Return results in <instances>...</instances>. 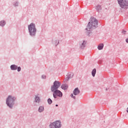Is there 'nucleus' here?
<instances>
[{"label": "nucleus", "mask_w": 128, "mask_h": 128, "mask_svg": "<svg viewBox=\"0 0 128 128\" xmlns=\"http://www.w3.org/2000/svg\"><path fill=\"white\" fill-rule=\"evenodd\" d=\"M96 28H98V20L96 18H92L86 30H94Z\"/></svg>", "instance_id": "obj_1"}, {"label": "nucleus", "mask_w": 128, "mask_h": 128, "mask_svg": "<svg viewBox=\"0 0 128 128\" xmlns=\"http://www.w3.org/2000/svg\"><path fill=\"white\" fill-rule=\"evenodd\" d=\"M28 30L30 36H34L36 32V25L32 23L28 26Z\"/></svg>", "instance_id": "obj_2"}, {"label": "nucleus", "mask_w": 128, "mask_h": 128, "mask_svg": "<svg viewBox=\"0 0 128 128\" xmlns=\"http://www.w3.org/2000/svg\"><path fill=\"white\" fill-rule=\"evenodd\" d=\"M16 98L14 97H12L10 96H9L8 98L6 100V104L9 106V108H12V104H14V102Z\"/></svg>", "instance_id": "obj_3"}, {"label": "nucleus", "mask_w": 128, "mask_h": 128, "mask_svg": "<svg viewBox=\"0 0 128 128\" xmlns=\"http://www.w3.org/2000/svg\"><path fill=\"white\" fill-rule=\"evenodd\" d=\"M118 3L122 8H128V1L126 0H118Z\"/></svg>", "instance_id": "obj_4"}, {"label": "nucleus", "mask_w": 128, "mask_h": 128, "mask_svg": "<svg viewBox=\"0 0 128 128\" xmlns=\"http://www.w3.org/2000/svg\"><path fill=\"white\" fill-rule=\"evenodd\" d=\"M60 86V82L56 80L54 82V85L51 86L52 92H54L56 90H58V89Z\"/></svg>", "instance_id": "obj_5"}, {"label": "nucleus", "mask_w": 128, "mask_h": 128, "mask_svg": "<svg viewBox=\"0 0 128 128\" xmlns=\"http://www.w3.org/2000/svg\"><path fill=\"white\" fill-rule=\"evenodd\" d=\"M62 124L60 122L57 120L51 123L50 124V128H60Z\"/></svg>", "instance_id": "obj_6"}, {"label": "nucleus", "mask_w": 128, "mask_h": 128, "mask_svg": "<svg viewBox=\"0 0 128 128\" xmlns=\"http://www.w3.org/2000/svg\"><path fill=\"white\" fill-rule=\"evenodd\" d=\"M53 96L54 98H56L58 96L62 98V93L59 90H56L53 93Z\"/></svg>", "instance_id": "obj_7"}, {"label": "nucleus", "mask_w": 128, "mask_h": 128, "mask_svg": "<svg viewBox=\"0 0 128 128\" xmlns=\"http://www.w3.org/2000/svg\"><path fill=\"white\" fill-rule=\"evenodd\" d=\"M86 41H83L82 42H81L80 44V46L81 48H84L86 46Z\"/></svg>", "instance_id": "obj_8"}, {"label": "nucleus", "mask_w": 128, "mask_h": 128, "mask_svg": "<svg viewBox=\"0 0 128 128\" xmlns=\"http://www.w3.org/2000/svg\"><path fill=\"white\" fill-rule=\"evenodd\" d=\"M78 94H80V90H78V88H75L74 90V96H77Z\"/></svg>", "instance_id": "obj_9"}, {"label": "nucleus", "mask_w": 128, "mask_h": 128, "mask_svg": "<svg viewBox=\"0 0 128 128\" xmlns=\"http://www.w3.org/2000/svg\"><path fill=\"white\" fill-rule=\"evenodd\" d=\"M10 68L13 70H16L18 68V66L16 65H12L10 66Z\"/></svg>", "instance_id": "obj_10"}, {"label": "nucleus", "mask_w": 128, "mask_h": 128, "mask_svg": "<svg viewBox=\"0 0 128 128\" xmlns=\"http://www.w3.org/2000/svg\"><path fill=\"white\" fill-rule=\"evenodd\" d=\"M61 88H62V90H67L68 88V85L64 84L62 85Z\"/></svg>", "instance_id": "obj_11"}, {"label": "nucleus", "mask_w": 128, "mask_h": 128, "mask_svg": "<svg viewBox=\"0 0 128 128\" xmlns=\"http://www.w3.org/2000/svg\"><path fill=\"white\" fill-rule=\"evenodd\" d=\"M44 108L42 106H41L38 108V112H44Z\"/></svg>", "instance_id": "obj_12"}, {"label": "nucleus", "mask_w": 128, "mask_h": 128, "mask_svg": "<svg viewBox=\"0 0 128 128\" xmlns=\"http://www.w3.org/2000/svg\"><path fill=\"white\" fill-rule=\"evenodd\" d=\"M92 76H96V68H94L92 72Z\"/></svg>", "instance_id": "obj_13"}, {"label": "nucleus", "mask_w": 128, "mask_h": 128, "mask_svg": "<svg viewBox=\"0 0 128 128\" xmlns=\"http://www.w3.org/2000/svg\"><path fill=\"white\" fill-rule=\"evenodd\" d=\"M103 48H104V44H99V46H98V49L99 50H102Z\"/></svg>", "instance_id": "obj_14"}, {"label": "nucleus", "mask_w": 128, "mask_h": 128, "mask_svg": "<svg viewBox=\"0 0 128 128\" xmlns=\"http://www.w3.org/2000/svg\"><path fill=\"white\" fill-rule=\"evenodd\" d=\"M4 24H6V22H4V20H2L0 22V26H4Z\"/></svg>", "instance_id": "obj_15"}, {"label": "nucleus", "mask_w": 128, "mask_h": 128, "mask_svg": "<svg viewBox=\"0 0 128 128\" xmlns=\"http://www.w3.org/2000/svg\"><path fill=\"white\" fill-rule=\"evenodd\" d=\"M96 10L98 12H100V10H102V6H100V5H98L96 6Z\"/></svg>", "instance_id": "obj_16"}, {"label": "nucleus", "mask_w": 128, "mask_h": 128, "mask_svg": "<svg viewBox=\"0 0 128 128\" xmlns=\"http://www.w3.org/2000/svg\"><path fill=\"white\" fill-rule=\"evenodd\" d=\"M36 102H40V97L36 96Z\"/></svg>", "instance_id": "obj_17"}, {"label": "nucleus", "mask_w": 128, "mask_h": 128, "mask_svg": "<svg viewBox=\"0 0 128 128\" xmlns=\"http://www.w3.org/2000/svg\"><path fill=\"white\" fill-rule=\"evenodd\" d=\"M48 104H52V99L48 98Z\"/></svg>", "instance_id": "obj_18"}, {"label": "nucleus", "mask_w": 128, "mask_h": 128, "mask_svg": "<svg viewBox=\"0 0 128 128\" xmlns=\"http://www.w3.org/2000/svg\"><path fill=\"white\" fill-rule=\"evenodd\" d=\"M20 70H22V68H20V67H18V72H20Z\"/></svg>", "instance_id": "obj_19"}, {"label": "nucleus", "mask_w": 128, "mask_h": 128, "mask_svg": "<svg viewBox=\"0 0 128 128\" xmlns=\"http://www.w3.org/2000/svg\"><path fill=\"white\" fill-rule=\"evenodd\" d=\"M71 96H72V98H74V99L76 98V97H75V96H74V94H71Z\"/></svg>", "instance_id": "obj_20"}, {"label": "nucleus", "mask_w": 128, "mask_h": 128, "mask_svg": "<svg viewBox=\"0 0 128 128\" xmlns=\"http://www.w3.org/2000/svg\"><path fill=\"white\" fill-rule=\"evenodd\" d=\"M122 32L124 34H126V32L125 30H123Z\"/></svg>", "instance_id": "obj_21"}, {"label": "nucleus", "mask_w": 128, "mask_h": 128, "mask_svg": "<svg viewBox=\"0 0 128 128\" xmlns=\"http://www.w3.org/2000/svg\"><path fill=\"white\" fill-rule=\"evenodd\" d=\"M42 78H46V76H44V75L42 76Z\"/></svg>", "instance_id": "obj_22"}, {"label": "nucleus", "mask_w": 128, "mask_h": 128, "mask_svg": "<svg viewBox=\"0 0 128 128\" xmlns=\"http://www.w3.org/2000/svg\"><path fill=\"white\" fill-rule=\"evenodd\" d=\"M126 42L128 43V38L126 39Z\"/></svg>", "instance_id": "obj_23"}, {"label": "nucleus", "mask_w": 128, "mask_h": 128, "mask_svg": "<svg viewBox=\"0 0 128 128\" xmlns=\"http://www.w3.org/2000/svg\"><path fill=\"white\" fill-rule=\"evenodd\" d=\"M126 112H128V108L126 110Z\"/></svg>", "instance_id": "obj_24"}, {"label": "nucleus", "mask_w": 128, "mask_h": 128, "mask_svg": "<svg viewBox=\"0 0 128 128\" xmlns=\"http://www.w3.org/2000/svg\"><path fill=\"white\" fill-rule=\"evenodd\" d=\"M56 106H58V104H56Z\"/></svg>", "instance_id": "obj_25"}]
</instances>
